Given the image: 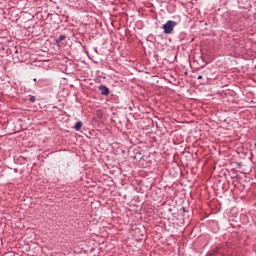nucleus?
Returning a JSON list of instances; mask_svg holds the SVG:
<instances>
[{"instance_id": "f257e3e1", "label": "nucleus", "mask_w": 256, "mask_h": 256, "mask_svg": "<svg viewBox=\"0 0 256 256\" xmlns=\"http://www.w3.org/2000/svg\"><path fill=\"white\" fill-rule=\"evenodd\" d=\"M177 25V22L173 21V20H169L167 21L164 25H163V29H164V33L166 34H171L173 33V29H175V26Z\"/></svg>"}, {"instance_id": "f03ea898", "label": "nucleus", "mask_w": 256, "mask_h": 256, "mask_svg": "<svg viewBox=\"0 0 256 256\" xmlns=\"http://www.w3.org/2000/svg\"><path fill=\"white\" fill-rule=\"evenodd\" d=\"M98 89H99L101 95H104L105 97H107V95H109V93H110L109 88H107V86H105V85L99 86Z\"/></svg>"}, {"instance_id": "7ed1b4c3", "label": "nucleus", "mask_w": 256, "mask_h": 256, "mask_svg": "<svg viewBox=\"0 0 256 256\" xmlns=\"http://www.w3.org/2000/svg\"><path fill=\"white\" fill-rule=\"evenodd\" d=\"M81 127H83V122L78 121V122H76L74 129H75V131H81Z\"/></svg>"}, {"instance_id": "20e7f679", "label": "nucleus", "mask_w": 256, "mask_h": 256, "mask_svg": "<svg viewBox=\"0 0 256 256\" xmlns=\"http://www.w3.org/2000/svg\"><path fill=\"white\" fill-rule=\"evenodd\" d=\"M65 39H67V36L60 35L59 38L56 40V43H61V41H65Z\"/></svg>"}, {"instance_id": "39448f33", "label": "nucleus", "mask_w": 256, "mask_h": 256, "mask_svg": "<svg viewBox=\"0 0 256 256\" xmlns=\"http://www.w3.org/2000/svg\"><path fill=\"white\" fill-rule=\"evenodd\" d=\"M29 101H30V103H35V101H37V98L35 96H31L29 98Z\"/></svg>"}, {"instance_id": "423d86ee", "label": "nucleus", "mask_w": 256, "mask_h": 256, "mask_svg": "<svg viewBox=\"0 0 256 256\" xmlns=\"http://www.w3.org/2000/svg\"><path fill=\"white\" fill-rule=\"evenodd\" d=\"M183 213H187V209L185 207L182 208Z\"/></svg>"}, {"instance_id": "0eeeda50", "label": "nucleus", "mask_w": 256, "mask_h": 256, "mask_svg": "<svg viewBox=\"0 0 256 256\" xmlns=\"http://www.w3.org/2000/svg\"><path fill=\"white\" fill-rule=\"evenodd\" d=\"M0 177H3V172H1V168H0Z\"/></svg>"}, {"instance_id": "6e6552de", "label": "nucleus", "mask_w": 256, "mask_h": 256, "mask_svg": "<svg viewBox=\"0 0 256 256\" xmlns=\"http://www.w3.org/2000/svg\"><path fill=\"white\" fill-rule=\"evenodd\" d=\"M198 79H203V76H201V75H200V76H198Z\"/></svg>"}, {"instance_id": "1a4fd4ad", "label": "nucleus", "mask_w": 256, "mask_h": 256, "mask_svg": "<svg viewBox=\"0 0 256 256\" xmlns=\"http://www.w3.org/2000/svg\"><path fill=\"white\" fill-rule=\"evenodd\" d=\"M33 81L36 83L37 82V78H34Z\"/></svg>"}, {"instance_id": "9d476101", "label": "nucleus", "mask_w": 256, "mask_h": 256, "mask_svg": "<svg viewBox=\"0 0 256 256\" xmlns=\"http://www.w3.org/2000/svg\"><path fill=\"white\" fill-rule=\"evenodd\" d=\"M94 51L97 53V48H94Z\"/></svg>"}, {"instance_id": "9b49d317", "label": "nucleus", "mask_w": 256, "mask_h": 256, "mask_svg": "<svg viewBox=\"0 0 256 256\" xmlns=\"http://www.w3.org/2000/svg\"><path fill=\"white\" fill-rule=\"evenodd\" d=\"M254 69H255V70H254V73H256V66L254 67Z\"/></svg>"}, {"instance_id": "f8f14e48", "label": "nucleus", "mask_w": 256, "mask_h": 256, "mask_svg": "<svg viewBox=\"0 0 256 256\" xmlns=\"http://www.w3.org/2000/svg\"><path fill=\"white\" fill-rule=\"evenodd\" d=\"M190 69H193V66L190 65Z\"/></svg>"}, {"instance_id": "ddd939ff", "label": "nucleus", "mask_w": 256, "mask_h": 256, "mask_svg": "<svg viewBox=\"0 0 256 256\" xmlns=\"http://www.w3.org/2000/svg\"><path fill=\"white\" fill-rule=\"evenodd\" d=\"M66 73L71 74V72H67V70H66Z\"/></svg>"}]
</instances>
